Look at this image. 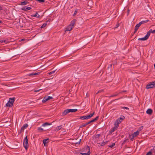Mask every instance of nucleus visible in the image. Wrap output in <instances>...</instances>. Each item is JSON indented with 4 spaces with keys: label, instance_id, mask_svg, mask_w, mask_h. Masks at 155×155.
<instances>
[{
    "label": "nucleus",
    "instance_id": "nucleus-1",
    "mask_svg": "<svg viewBox=\"0 0 155 155\" xmlns=\"http://www.w3.org/2000/svg\"><path fill=\"white\" fill-rule=\"evenodd\" d=\"M76 20L75 19L72 20L71 22V24L67 27L65 31H71L75 23Z\"/></svg>",
    "mask_w": 155,
    "mask_h": 155
},
{
    "label": "nucleus",
    "instance_id": "nucleus-2",
    "mask_svg": "<svg viewBox=\"0 0 155 155\" xmlns=\"http://www.w3.org/2000/svg\"><path fill=\"white\" fill-rule=\"evenodd\" d=\"M154 87H155V81L149 83L146 86V88L148 89Z\"/></svg>",
    "mask_w": 155,
    "mask_h": 155
},
{
    "label": "nucleus",
    "instance_id": "nucleus-3",
    "mask_svg": "<svg viewBox=\"0 0 155 155\" xmlns=\"http://www.w3.org/2000/svg\"><path fill=\"white\" fill-rule=\"evenodd\" d=\"M23 145L25 149L27 150L28 147V140L27 136H26L23 142Z\"/></svg>",
    "mask_w": 155,
    "mask_h": 155
},
{
    "label": "nucleus",
    "instance_id": "nucleus-4",
    "mask_svg": "<svg viewBox=\"0 0 155 155\" xmlns=\"http://www.w3.org/2000/svg\"><path fill=\"white\" fill-rule=\"evenodd\" d=\"M125 119V117L123 116L122 117H120L118 118L115 121V124L119 126V124L123 120Z\"/></svg>",
    "mask_w": 155,
    "mask_h": 155
},
{
    "label": "nucleus",
    "instance_id": "nucleus-5",
    "mask_svg": "<svg viewBox=\"0 0 155 155\" xmlns=\"http://www.w3.org/2000/svg\"><path fill=\"white\" fill-rule=\"evenodd\" d=\"M51 129V128L50 127H45L44 129L41 128V127H38V130L40 132H41L43 131H46L47 130H50Z\"/></svg>",
    "mask_w": 155,
    "mask_h": 155
},
{
    "label": "nucleus",
    "instance_id": "nucleus-6",
    "mask_svg": "<svg viewBox=\"0 0 155 155\" xmlns=\"http://www.w3.org/2000/svg\"><path fill=\"white\" fill-rule=\"evenodd\" d=\"M114 125V127L109 131V134H111L112 132H114L115 130H116L119 127V126H118L117 125H116L115 124Z\"/></svg>",
    "mask_w": 155,
    "mask_h": 155
},
{
    "label": "nucleus",
    "instance_id": "nucleus-7",
    "mask_svg": "<svg viewBox=\"0 0 155 155\" xmlns=\"http://www.w3.org/2000/svg\"><path fill=\"white\" fill-rule=\"evenodd\" d=\"M86 149L88 151L87 153H81L82 155H90L91 153L90 147L87 146V147Z\"/></svg>",
    "mask_w": 155,
    "mask_h": 155
},
{
    "label": "nucleus",
    "instance_id": "nucleus-8",
    "mask_svg": "<svg viewBox=\"0 0 155 155\" xmlns=\"http://www.w3.org/2000/svg\"><path fill=\"white\" fill-rule=\"evenodd\" d=\"M154 152L155 153V147H154L152 149L147 153L146 155H152V153Z\"/></svg>",
    "mask_w": 155,
    "mask_h": 155
},
{
    "label": "nucleus",
    "instance_id": "nucleus-9",
    "mask_svg": "<svg viewBox=\"0 0 155 155\" xmlns=\"http://www.w3.org/2000/svg\"><path fill=\"white\" fill-rule=\"evenodd\" d=\"M153 112L152 110L150 108L148 109L146 111V113L150 115L152 114Z\"/></svg>",
    "mask_w": 155,
    "mask_h": 155
},
{
    "label": "nucleus",
    "instance_id": "nucleus-10",
    "mask_svg": "<svg viewBox=\"0 0 155 155\" xmlns=\"http://www.w3.org/2000/svg\"><path fill=\"white\" fill-rule=\"evenodd\" d=\"M31 9V8L27 6H24L23 7L21 8V10L24 11H28L30 10Z\"/></svg>",
    "mask_w": 155,
    "mask_h": 155
},
{
    "label": "nucleus",
    "instance_id": "nucleus-11",
    "mask_svg": "<svg viewBox=\"0 0 155 155\" xmlns=\"http://www.w3.org/2000/svg\"><path fill=\"white\" fill-rule=\"evenodd\" d=\"M28 125L27 124H24L23 126L21 128L20 132H23L24 130L26 129L28 127Z\"/></svg>",
    "mask_w": 155,
    "mask_h": 155
},
{
    "label": "nucleus",
    "instance_id": "nucleus-12",
    "mask_svg": "<svg viewBox=\"0 0 155 155\" xmlns=\"http://www.w3.org/2000/svg\"><path fill=\"white\" fill-rule=\"evenodd\" d=\"M141 25L140 23V24L138 23V24H137L135 26V29L134 31V33H135L138 30V29L139 28V27H140V26Z\"/></svg>",
    "mask_w": 155,
    "mask_h": 155
},
{
    "label": "nucleus",
    "instance_id": "nucleus-13",
    "mask_svg": "<svg viewBox=\"0 0 155 155\" xmlns=\"http://www.w3.org/2000/svg\"><path fill=\"white\" fill-rule=\"evenodd\" d=\"M15 100V98H9V102L10 103V104H11L12 105H13V103Z\"/></svg>",
    "mask_w": 155,
    "mask_h": 155
},
{
    "label": "nucleus",
    "instance_id": "nucleus-14",
    "mask_svg": "<svg viewBox=\"0 0 155 155\" xmlns=\"http://www.w3.org/2000/svg\"><path fill=\"white\" fill-rule=\"evenodd\" d=\"M98 118H99V116H97L94 119L92 120H91V121L87 122V123L88 124H90V123H91L92 122L95 121H96L98 119Z\"/></svg>",
    "mask_w": 155,
    "mask_h": 155
},
{
    "label": "nucleus",
    "instance_id": "nucleus-15",
    "mask_svg": "<svg viewBox=\"0 0 155 155\" xmlns=\"http://www.w3.org/2000/svg\"><path fill=\"white\" fill-rule=\"evenodd\" d=\"M81 120H87L89 119L87 115L86 116H81L79 118Z\"/></svg>",
    "mask_w": 155,
    "mask_h": 155
},
{
    "label": "nucleus",
    "instance_id": "nucleus-16",
    "mask_svg": "<svg viewBox=\"0 0 155 155\" xmlns=\"http://www.w3.org/2000/svg\"><path fill=\"white\" fill-rule=\"evenodd\" d=\"M69 113L68 109L65 110L62 113V116H64Z\"/></svg>",
    "mask_w": 155,
    "mask_h": 155
},
{
    "label": "nucleus",
    "instance_id": "nucleus-17",
    "mask_svg": "<svg viewBox=\"0 0 155 155\" xmlns=\"http://www.w3.org/2000/svg\"><path fill=\"white\" fill-rule=\"evenodd\" d=\"M76 139L75 140H73V143H74L75 144H79L81 141V139H79L77 141H76Z\"/></svg>",
    "mask_w": 155,
    "mask_h": 155
},
{
    "label": "nucleus",
    "instance_id": "nucleus-18",
    "mask_svg": "<svg viewBox=\"0 0 155 155\" xmlns=\"http://www.w3.org/2000/svg\"><path fill=\"white\" fill-rule=\"evenodd\" d=\"M51 124V123H49L48 122H46L42 125V126L43 127H46L50 125Z\"/></svg>",
    "mask_w": 155,
    "mask_h": 155
},
{
    "label": "nucleus",
    "instance_id": "nucleus-19",
    "mask_svg": "<svg viewBox=\"0 0 155 155\" xmlns=\"http://www.w3.org/2000/svg\"><path fill=\"white\" fill-rule=\"evenodd\" d=\"M62 127V125H61L59 126H57L54 129L55 131H58L60 130L61 129Z\"/></svg>",
    "mask_w": 155,
    "mask_h": 155
},
{
    "label": "nucleus",
    "instance_id": "nucleus-20",
    "mask_svg": "<svg viewBox=\"0 0 155 155\" xmlns=\"http://www.w3.org/2000/svg\"><path fill=\"white\" fill-rule=\"evenodd\" d=\"M139 134V132L138 131H137L135 132H134V133L132 134V136L133 137H134L137 136Z\"/></svg>",
    "mask_w": 155,
    "mask_h": 155
},
{
    "label": "nucleus",
    "instance_id": "nucleus-21",
    "mask_svg": "<svg viewBox=\"0 0 155 155\" xmlns=\"http://www.w3.org/2000/svg\"><path fill=\"white\" fill-rule=\"evenodd\" d=\"M150 30L147 33V35L145 36L147 39H148L151 33Z\"/></svg>",
    "mask_w": 155,
    "mask_h": 155
},
{
    "label": "nucleus",
    "instance_id": "nucleus-22",
    "mask_svg": "<svg viewBox=\"0 0 155 155\" xmlns=\"http://www.w3.org/2000/svg\"><path fill=\"white\" fill-rule=\"evenodd\" d=\"M69 112H74L78 111V109H69Z\"/></svg>",
    "mask_w": 155,
    "mask_h": 155
},
{
    "label": "nucleus",
    "instance_id": "nucleus-23",
    "mask_svg": "<svg viewBox=\"0 0 155 155\" xmlns=\"http://www.w3.org/2000/svg\"><path fill=\"white\" fill-rule=\"evenodd\" d=\"M48 101V99H47V97L46 96V97H45L44 98L43 100L42 101V102L43 103H44L46 101Z\"/></svg>",
    "mask_w": 155,
    "mask_h": 155
},
{
    "label": "nucleus",
    "instance_id": "nucleus-24",
    "mask_svg": "<svg viewBox=\"0 0 155 155\" xmlns=\"http://www.w3.org/2000/svg\"><path fill=\"white\" fill-rule=\"evenodd\" d=\"M32 17H36L37 18H39L40 17L39 15H38V12H36V14L34 15H31Z\"/></svg>",
    "mask_w": 155,
    "mask_h": 155
},
{
    "label": "nucleus",
    "instance_id": "nucleus-25",
    "mask_svg": "<svg viewBox=\"0 0 155 155\" xmlns=\"http://www.w3.org/2000/svg\"><path fill=\"white\" fill-rule=\"evenodd\" d=\"M88 124L87 122L86 123H85L81 125V126H80V128L83 127H85L87 125H88Z\"/></svg>",
    "mask_w": 155,
    "mask_h": 155
},
{
    "label": "nucleus",
    "instance_id": "nucleus-26",
    "mask_svg": "<svg viewBox=\"0 0 155 155\" xmlns=\"http://www.w3.org/2000/svg\"><path fill=\"white\" fill-rule=\"evenodd\" d=\"M28 2L26 1L22 2H21V5H27L28 4Z\"/></svg>",
    "mask_w": 155,
    "mask_h": 155
},
{
    "label": "nucleus",
    "instance_id": "nucleus-27",
    "mask_svg": "<svg viewBox=\"0 0 155 155\" xmlns=\"http://www.w3.org/2000/svg\"><path fill=\"white\" fill-rule=\"evenodd\" d=\"M148 21H149V20H146L145 21H141L140 22H139V23H140V25H141V24H144V23H146Z\"/></svg>",
    "mask_w": 155,
    "mask_h": 155
},
{
    "label": "nucleus",
    "instance_id": "nucleus-28",
    "mask_svg": "<svg viewBox=\"0 0 155 155\" xmlns=\"http://www.w3.org/2000/svg\"><path fill=\"white\" fill-rule=\"evenodd\" d=\"M147 39L146 38V37L145 36L143 38H139L138 39V40H142V41H145Z\"/></svg>",
    "mask_w": 155,
    "mask_h": 155
},
{
    "label": "nucleus",
    "instance_id": "nucleus-29",
    "mask_svg": "<svg viewBox=\"0 0 155 155\" xmlns=\"http://www.w3.org/2000/svg\"><path fill=\"white\" fill-rule=\"evenodd\" d=\"M6 106L7 107H12L13 105H12L11 104H10V103L8 101V102L6 104Z\"/></svg>",
    "mask_w": 155,
    "mask_h": 155
},
{
    "label": "nucleus",
    "instance_id": "nucleus-30",
    "mask_svg": "<svg viewBox=\"0 0 155 155\" xmlns=\"http://www.w3.org/2000/svg\"><path fill=\"white\" fill-rule=\"evenodd\" d=\"M94 114V112H93L92 113L90 114L87 115L89 119H90L92 117L93 115Z\"/></svg>",
    "mask_w": 155,
    "mask_h": 155
},
{
    "label": "nucleus",
    "instance_id": "nucleus-31",
    "mask_svg": "<svg viewBox=\"0 0 155 155\" xmlns=\"http://www.w3.org/2000/svg\"><path fill=\"white\" fill-rule=\"evenodd\" d=\"M49 140V139L48 138V139H44L43 140V143H44V146H45V144L46 143H47L48 142H46V141L48 140Z\"/></svg>",
    "mask_w": 155,
    "mask_h": 155
},
{
    "label": "nucleus",
    "instance_id": "nucleus-32",
    "mask_svg": "<svg viewBox=\"0 0 155 155\" xmlns=\"http://www.w3.org/2000/svg\"><path fill=\"white\" fill-rule=\"evenodd\" d=\"M21 49H20V50H17L18 52L17 53V54H21L22 53H23V52L21 51Z\"/></svg>",
    "mask_w": 155,
    "mask_h": 155
},
{
    "label": "nucleus",
    "instance_id": "nucleus-33",
    "mask_svg": "<svg viewBox=\"0 0 155 155\" xmlns=\"http://www.w3.org/2000/svg\"><path fill=\"white\" fill-rule=\"evenodd\" d=\"M47 24L46 23H44L42 25L41 27V28H42L44 27H45L47 25Z\"/></svg>",
    "mask_w": 155,
    "mask_h": 155
},
{
    "label": "nucleus",
    "instance_id": "nucleus-34",
    "mask_svg": "<svg viewBox=\"0 0 155 155\" xmlns=\"http://www.w3.org/2000/svg\"><path fill=\"white\" fill-rule=\"evenodd\" d=\"M115 145V143H113L111 145H108V146H109V147L110 148H112Z\"/></svg>",
    "mask_w": 155,
    "mask_h": 155
},
{
    "label": "nucleus",
    "instance_id": "nucleus-35",
    "mask_svg": "<svg viewBox=\"0 0 155 155\" xmlns=\"http://www.w3.org/2000/svg\"><path fill=\"white\" fill-rule=\"evenodd\" d=\"M100 136V134H97L95 136V138H98Z\"/></svg>",
    "mask_w": 155,
    "mask_h": 155
},
{
    "label": "nucleus",
    "instance_id": "nucleus-36",
    "mask_svg": "<svg viewBox=\"0 0 155 155\" xmlns=\"http://www.w3.org/2000/svg\"><path fill=\"white\" fill-rule=\"evenodd\" d=\"M104 91V90H99L96 94H97L99 93L102 92Z\"/></svg>",
    "mask_w": 155,
    "mask_h": 155
},
{
    "label": "nucleus",
    "instance_id": "nucleus-37",
    "mask_svg": "<svg viewBox=\"0 0 155 155\" xmlns=\"http://www.w3.org/2000/svg\"><path fill=\"white\" fill-rule=\"evenodd\" d=\"M7 42V41L6 40H1V41H0V42H1L2 43H5V42Z\"/></svg>",
    "mask_w": 155,
    "mask_h": 155
},
{
    "label": "nucleus",
    "instance_id": "nucleus-38",
    "mask_svg": "<svg viewBox=\"0 0 155 155\" xmlns=\"http://www.w3.org/2000/svg\"><path fill=\"white\" fill-rule=\"evenodd\" d=\"M55 72V71H51L49 73V75H51L53 73H54V72Z\"/></svg>",
    "mask_w": 155,
    "mask_h": 155
},
{
    "label": "nucleus",
    "instance_id": "nucleus-39",
    "mask_svg": "<svg viewBox=\"0 0 155 155\" xmlns=\"http://www.w3.org/2000/svg\"><path fill=\"white\" fill-rule=\"evenodd\" d=\"M41 72H38L37 73H34V75H37L39 74Z\"/></svg>",
    "mask_w": 155,
    "mask_h": 155
},
{
    "label": "nucleus",
    "instance_id": "nucleus-40",
    "mask_svg": "<svg viewBox=\"0 0 155 155\" xmlns=\"http://www.w3.org/2000/svg\"><path fill=\"white\" fill-rule=\"evenodd\" d=\"M150 32L152 33H155V30H153L152 29L150 30Z\"/></svg>",
    "mask_w": 155,
    "mask_h": 155
},
{
    "label": "nucleus",
    "instance_id": "nucleus-41",
    "mask_svg": "<svg viewBox=\"0 0 155 155\" xmlns=\"http://www.w3.org/2000/svg\"><path fill=\"white\" fill-rule=\"evenodd\" d=\"M106 142H107V141H106L104 142H102L101 143V146H103L106 143Z\"/></svg>",
    "mask_w": 155,
    "mask_h": 155
},
{
    "label": "nucleus",
    "instance_id": "nucleus-42",
    "mask_svg": "<svg viewBox=\"0 0 155 155\" xmlns=\"http://www.w3.org/2000/svg\"><path fill=\"white\" fill-rule=\"evenodd\" d=\"M109 68L112 69V64H110L109 67H108L107 68L108 69H109Z\"/></svg>",
    "mask_w": 155,
    "mask_h": 155
},
{
    "label": "nucleus",
    "instance_id": "nucleus-43",
    "mask_svg": "<svg viewBox=\"0 0 155 155\" xmlns=\"http://www.w3.org/2000/svg\"><path fill=\"white\" fill-rule=\"evenodd\" d=\"M77 10H75L74 11V13L73 15L74 16H75L77 14Z\"/></svg>",
    "mask_w": 155,
    "mask_h": 155
},
{
    "label": "nucleus",
    "instance_id": "nucleus-44",
    "mask_svg": "<svg viewBox=\"0 0 155 155\" xmlns=\"http://www.w3.org/2000/svg\"><path fill=\"white\" fill-rule=\"evenodd\" d=\"M52 98H53V97H51V96L47 97V99H48V100H49L51 99H52Z\"/></svg>",
    "mask_w": 155,
    "mask_h": 155
},
{
    "label": "nucleus",
    "instance_id": "nucleus-45",
    "mask_svg": "<svg viewBox=\"0 0 155 155\" xmlns=\"http://www.w3.org/2000/svg\"><path fill=\"white\" fill-rule=\"evenodd\" d=\"M122 108H123L124 109H127V110H129V108L128 107H122Z\"/></svg>",
    "mask_w": 155,
    "mask_h": 155
},
{
    "label": "nucleus",
    "instance_id": "nucleus-46",
    "mask_svg": "<svg viewBox=\"0 0 155 155\" xmlns=\"http://www.w3.org/2000/svg\"><path fill=\"white\" fill-rule=\"evenodd\" d=\"M34 73H31L29 74H28V76H31L34 75Z\"/></svg>",
    "mask_w": 155,
    "mask_h": 155
},
{
    "label": "nucleus",
    "instance_id": "nucleus-47",
    "mask_svg": "<svg viewBox=\"0 0 155 155\" xmlns=\"http://www.w3.org/2000/svg\"><path fill=\"white\" fill-rule=\"evenodd\" d=\"M119 26V24H117L116 26L114 28H117V27H118Z\"/></svg>",
    "mask_w": 155,
    "mask_h": 155
},
{
    "label": "nucleus",
    "instance_id": "nucleus-48",
    "mask_svg": "<svg viewBox=\"0 0 155 155\" xmlns=\"http://www.w3.org/2000/svg\"><path fill=\"white\" fill-rule=\"evenodd\" d=\"M41 89H39V90H35V92H38L39 91H40Z\"/></svg>",
    "mask_w": 155,
    "mask_h": 155
},
{
    "label": "nucleus",
    "instance_id": "nucleus-49",
    "mask_svg": "<svg viewBox=\"0 0 155 155\" xmlns=\"http://www.w3.org/2000/svg\"><path fill=\"white\" fill-rule=\"evenodd\" d=\"M2 10V8L1 6H0V10Z\"/></svg>",
    "mask_w": 155,
    "mask_h": 155
},
{
    "label": "nucleus",
    "instance_id": "nucleus-50",
    "mask_svg": "<svg viewBox=\"0 0 155 155\" xmlns=\"http://www.w3.org/2000/svg\"><path fill=\"white\" fill-rule=\"evenodd\" d=\"M25 39H21V41H25Z\"/></svg>",
    "mask_w": 155,
    "mask_h": 155
},
{
    "label": "nucleus",
    "instance_id": "nucleus-51",
    "mask_svg": "<svg viewBox=\"0 0 155 155\" xmlns=\"http://www.w3.org/2000/svg\"><path fill=\"white\" fill-rule=\"evenodd\" d=\"M110 77H111V74H110ZM110 78H111V79L109 80V81H110V80H111L112 78L110 77Z\"/></svg>",
    "mask_w": 155,
    "mask_h": 155
},
{
    "label": "nucleus",
    "instance_id": "nucleus-52",
    "mask_svg": "<svg viewBox=\"0 0 155 155\" xmlns=\"http://www.w3.org/2000/svg\"><path fill=\"white\" fill-rule=\"evenodd\" d=\"M115 95H112L110 96H109V97H114V96H115Z\"/></svg>",
    "mask_w": 155,
    "mask_h": 155
},
{
    "label": "nucleus",
    "instance_id": "nucleus-53",
    "mask_svg": "<svg viewBox=\"0 0 155 155\" xmlns=\"http://www.w3.org/2000/svg\"><path fill=\"white\" fill-rule=\"evenodd\" d=\"M134 137H133V138H131V140H133L134 139Z\"/></svg>",
    "mask_w": 155,
    "mask_h": 155
},
{
    "label": "nucleus",
    "instance_id": "nucleus-54",
    "mask_svg": "<svg viewBox=\"0 0 155 155\" xmlns=\"http://www.w3.org/2000/svg\"><path fill=\"white\" fill-rule=\"evenodd\" d=\"M50 19H49V20H48V21H47V22L48 21H50Z\"/></svg>",
    "mask_w": 155,
    "mask_h": 155
},
{
    "label": "nucleus",
    "instance_id": "nucleus-55",
    "mask_svg": "<svg viewBox=\"0 0 155 155\" xmlns=\"http://www.w3.org/2000/svg\"><path fill=\"white\" fill-rule=\"evenodd\" d=\"M2 23V22L1 21H0V23Z\"/></svg>",
    "mask_w": 155,
    "mask_h": 155
},
{
    "label": "nucleus",
    "instance_id": "nucleus-56",
    "mask_svg": "<svg viewBox=\"0 0 155 155\" xmlns=\"http://www.w3.org/2000/svg\"><path fill=\"white\" fill-rule=\"evenodd\" d=\"M154 68L155 69V64H154Z\"/></svg>",
    "mask_w": 155,
    "mask_h": 155
},
{
    "label": "nucleus",
    "instance_id": "nucleus-57",
    "mask_svg": "<svg viewBox=\"0 0 155 155\" xmlns=\"http://www.w3.org/2000/svg\"><path fill=\"white\" fill-rule=\"evenodd\" d=\"M125 140H124V142L123 143H125Z\"/></svg>",
    "mask_w": 155,
    "mask_h": 155
},
{
    "label": "nucleus",
    "instance_id": "nucleus-58",
    "mask_svg": "<svg viewBox=\"0 0 155 155\" xmlns=\"http://www.w3.org/2000/svg\"><path fill=\"white\" fill-rule=\"evenodd\" d=\"M87 97V94H86Z\"/></svg>",
    "mask_w": 155,
    "mask_h": 155
},
{
    "label": "nucleus",
    "instance_id": "nucleus-59",
    "mask_svg": "<svg viewBox=\"0 0 155 155\" xmlns=\"http://www.w3.org/2000/svg\"><path fill=\"white\" fill-rule=\"evenodd\" d=\"M126 91H124V92H126Z\"/></svg>",
    "mask_w": 155,
    "mask_h": 155
},
{
    "label": "nucleus",
    "instance_id": "nucleus-60",
    "mask_svg": "<svg viewBox=\"0 0 155 155\" xmlns=\"http://www.w3.org/2000/svg\"><path fill=\"white\" fill-rule=\"evenodd\" d=\"M141 127L143 128V126H142V127Z\"/></svg>",
    "mask_w": 155,
    "mask_h": 155
},
{
    "label": "nucleus",
    "instance_id": "nucleus-61",
    "mask_svg": "<svg viewBox=\"0 0 155 155\" xmlns=\"http://www.w3.org/2000/svg\"><path fill=\"white\" fill-rule=\"evenodd\" d=\"M8 125H9V126L10 125V124H8Z\"/></svg>",
    "mask_w": 155,
    "mask_h": 155
},
{
    "label": "nucleus",
    "instance_id": "nucleus-62",
    "mask_svg": "<svg viewBox=\"0 0 155 155\" xmlns=\"http://www.w3.org/2000/svg\"><path fill=\"white\" fill-rule=\"evenodd\" d=\"M1 149V148H0V150Z\"/></svg>",
    "mask_w": 155,
    "mask_h": 155
},
{
    "label": "nucleus",
    "instance_id": "nucleus-63",
    "mask_svg": "<svg viewBox=\"0 0 155 155\" xmlns=\"http://www.w3.org/2000/svg\"><path fill=\"white\" fill-rule=\"evenodd\" d=\"M97 155V154H95V155Z\"/></svg>",
    "mask_w": 155,
    "mask_h": 155
}]
</instances>
